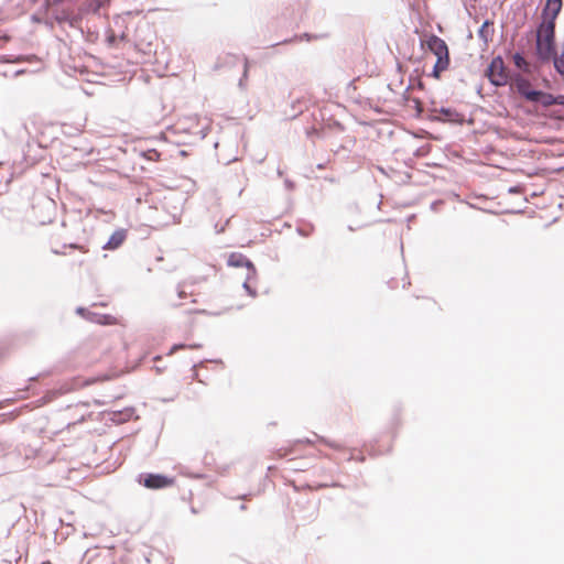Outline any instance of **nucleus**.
<instances>
[{
  "instance_id": "obj_15",
  "label": "nucleus",
  "mask_w": 564,
  "mask_h": 564,
  "mask_svg": "<svg viewBox=\"0 0 564 564\" xmlns=\"http://www.w3.org/2000/svg\"><path fill=\"white\" fill-rule=\"evenodd\" d=\"M69 248L77 249V250H79L83 253H87L88 252V248H86L85 246H79V245L70 243Z\"/></svg>"
},
{
  "instance_id": "obj_6",
  "label": "nucleus",
  "mask_w": 564,
  "mask_h": 564,
  "mask_svg": "<svg viewBox=\"0 0 564 564\" xmlns=\"http://www.w3.org/2000/svg\"><path fill=\"white\" fill-rule=\"evenodd\" d=\"M511 88L528 101H531L538 91L533 88L531 82L521 75H517L511 79Z\"/></svg>"
},
{
  "instance_id": "obj_19",
  "label": "nucleus",
  "mask_w": 564,
  "mask_h": 564,
  "mask_svg": "<svg viewBox=\"0 0 564 564\" xmlns=\"http://www.w3.org/2000/svg\"><path fill=\"white\" fill-rule=\"evenodd\" d=\"M243 285H245V288L249 291V293H250L251 295H256V292H253V291H251V290L249 289L248 282H245V284H243Z\"/></svg>"
},
{
  "instance_id": "obj_7",
  "label": "nucleus",
  "mask_w": 564,
  "mask_h": 564,
  "mask_svg": "<svg viewBox=\"0 0 564 564\" xmlns=\"http://www.w3.org/2000/svg\"><path fill=\"white\" fill-rule=\"evenodd\" d=\"M531 101L541 104L543 107L553 105L564 106V95L553 96L552 94L538 90Z\"/></svg>"
},
{
  "instance_id": "obj_23",
  "label": "nucleus",
  "mask_w": 564,
  "mask_h": 564,
  "mask_svg": "<svg viewBox=\"0 0 564 564\" xmlns=\"http://www.w3.org/2000/svg\"><path fill=\"white\" fill-rule=\"evenodd\" d=\"M489 24H490V23H489L488 21H486V22L482 24L481 32H484V31H485V29L489 26Z\"/></svg>"
},
{
  "instance_id": "obj_3",
  "label": "nucleus",
  "mask_w": 564,
  "mask_h": 564,
  "mask_svg": "<svg viewBox=\"0 0 564 564\" xmlns=\"http://www.w3.org/2000/svg\"><path fill=\"white\" fill-rule=\"evenodd\" d=\"M487 77L495 86H503L509 80V74L500 56L492 58L487 69Z\"/></svg>"
},
{
  "instance_id": "obj_5",
  "label": "nucleus",
  "mask_w": 564,
  "mask_h": 564,
  "mask_svg": "<svg viewBox=\"0 0 564 564\" xmlns=\"http://www.w3.org/2000/svg\"><path fill=\"white\" fill-rule=\"evenodd\" d=\"M54 202L48 198H42L37 206H33V217L39 224H47L52 221Z\"/></svg>"
},
{
  "instance_id": "obj_13",
  "label": "nucleus",
  "mask_w": 564,
  "mask_h": 564,
  "mask_svg": "<svg viewBox=\"0 0 564 564\" xmlns=\"http://www.w3.org/2000/svg\"><path fill=\"white\" fill-rule=\"evenodd\" d=\"M307 444H308V443H304V442L299 441V442H296V443L293 445V447H292V448H290V449H288V448H283V447H282V448H279V449L276 451L275 455H276L278 457H280V458H282V457H286L288 455H290L291 453H293V452H294V447H302V446H305V445H307Z\"/></svg>"
},
{
  "instance_id": "obj_20",
  "label": "nucleus",
  "mask_w": 564,
  "mask_h": 564,
  "mask_svg": "<svg viewBox=\"0 0 564 564\" xmlns=\"http://www.w3.org/2000/svg\"><path fill=\"white\" fill-rule=\"evenodd\" d=\"M56 19L58 22H63V21H66L68 18L67 17H56Z\"/></svg>"
},
{
  "instance_id": "obj_17",
  "label": "nucleus",
  "mask_w": 564,
  "mask_h": 564,
  "mask_svg": "<svg viewBox=\"0 0 564 564\" xmlns=\"http://www.w3.org/2000/svg\"><path fill=\"white\" fill-rule=\"evenodd\" d=\"M104 318H105V321L102 323H105V324H111V325L117 324V319L112 316H105Z\"/></svg>"
},
{
  "instance_id": "obj_10",
  "label": "nucleus",
  "mask_w": 564,
  "mask_h": 564,
  "mask_svg": "<svg viewBox=\"0 0 564 564\" xmlns=\"http://www.w3.org/2000/svg\"><path fill=\"white\" fill-rule=\"evenodd\" d=\"M176 291H177V297L180 300H186L188 297H192V302H194V303L197 302L196 296L198 295V293L195 292L193 284H189L186 282L180 283L177 285Z\"/></svg>"
},
{
  "instance_id": "obj_2",
  "label": "nucleus",
  "mask_w": 564,
  "mask_h": 564,
  "mask_svg": "<svg viewBox=\"0 0 564 564\" xmlns=\"http://www.w3.org/2000/svg\"><path fill=\"white\" fill-rule=\"evenodd\" d=\"M427 50L436 56L432 76L441 78V74L448 69L451 64L449 51L445 41L437 35L431 34L425 41Z\"/></svg>"
},
{
  "instance_id": "obj_1",
  "label": "nucleus",
  "mask_w": 564,
  "mask_h": 564,
  "mask_svg": "<svg viewBox=\"0 0 564 564\" xmlns=\"http://www.w3.org/2000/svg\"><path fill=\"white\" fill-rule=\"evenodd\" d=\"M555 21L543 19L536 32V55L549 62L554 54Z\"/></svg>"
},
{
  "instance_id": "obj_25",
  "label": "nucleus",
  "mask_w": 564,
  "mask_h": 564,
  "mask_svg": "<svg viewBox=\"0 0 564 564\" xmlns=\"http://www.w3.org/2000/svg\"><path fill=\"white\" fill-rule=\"evenodd\" d=\"M199 347H200V345H189L188 346V348H191V349H196V348H199Z\"/></svg>"
},
{
  "instance_id": "obj_16",
  "label": "nucleus",
  "mask_w": 564,
  "mask_h": 564,
  "mask_svg": "<svg viewBox=\"0 0 564 564\" xmlns=\"http://www.w3.org/2000/svg\"><path fill=\"white\" fill-rule=\"evenodd\" d=\"M323 443H325L326 445L333 447V448H336V449H343L344 446L339 443H334V442H328V441H325L323 440Z\"/></svg>"
},
{
  "instance_id": "obj_14",
  "label": "nucleus",
  "mask_w": 564,
  "mask_h": 564,
  "mask_svg": "<svg viewBox=\"0 0 564 564\" xmlns=\"http://www.w3.org/2000/svg\"><path fill=\"white\" fill-rule=\"evenodd\" d=\"M513 61H514V64H516V66H517L518 68H521V69H523V70H525V72H529V68H528V67H529V64H528L527 59H525L522 55H520V54H518V53H517V54L513 56Z\"/></svg>"
},
{
  "instance_id": "obj_24",
  "label": "nucleus",
  "mask_w": 564,
  "mask_h": 564,
  "mask_svg": "<svg viewBox=\"0 0 564 564\" xmlns=\"http://www.w3.org/2000/svg\"><path fill=\"white\" fill-rule=\"evenodd\" d=\"M195 314H204L205 313V310H196L194 311Z\"/></svg>"
},
{
  "instance_id": "obj_21",
  "label": "nucleus",
  "mask_w": 564,
  "mask_h": 564,
  "mask_svg": "<svg viewBox=\"0 0 564 564\" xmlns=\"http://www.w3.org/2000/svg\"><path fill=\"white\" fill-rule=\"evenodd\" d=\"M227 58L230 61H237L238 57L236 55H227Z\"/></svg>"
},
{
  "instance_id": "obj_9",
  "label": "nucleus",
  "mask_w": 564,
  "mask_h": 564,
  "mask_svg": "<svg viewBox=\"0 0 564 564\" xmlns=\"http://www.w3.org/2000/svg\"><path fill=\"white\" fill-rule=\"evenodd\" d=\"M562 9V0H547L546 6L543 10L542 17L543 19H549L555 21L557 14Z\"/></svg>"
},
{
  "instance_id": "obj_11",
  "label": "nucleus",
  "mask_w": 564,
  "mask_h": 564,
  "mask_svg": "<svg viewBox=\"0 0 564 564\" xmlns=\"http://www.w3.org/2000/svg\"><path fill=\"white\" fill-rule=\"evenodd\" d=\"M228 264L231 267H247L253 274L256 273L253 264L246 257L239 253L230 254Z\"/></svg>"
},
{
  "instance_id": "obj_4",
  "label": "nucleus",
  "mask_w": 564,
  "mask_h": 564,
  "mask_svg": "<svg viewBox=\"0 0 564 564\" xmlns=\"http://www.w3.org/2000/svg\"><path fill=\"white\" fill-rule=\"evenodd\" d=\"M139 481L148 489L158 490L171 487L174 478L161 474H144Z\"/></svg>"
},
{
  "instance_id": "obj_12",
  "label": "nucleus",
  "mask_w": 564,
  "mask_h": 564,
  "mask_svg": "<svg viewBox=\"0 0 564 564\" xmlns=\"http://www.w3.org/2000/svg\"><path fill=\"white\" fill-rule=\"evenodd\" d=\"M554 67L556 72L564 77V44L561 46V53L560 54H553L552 56Z\"/></svg>"
},
{
  "instance_id": "obj_8",
  "label": "nucleus",
  "mask_w": 564,
  "mask_h": 564,
  "mask_svg": "<svg viewBox=\"0 0 564 564\" xmlns=\"http://www.w3.org/2000/svg\"><path fill=\"white\" fill-rule=\"evenodd\" d=\"M127 239V230L118 229L116 230L107 241V243L102 247L104 250H115L118 249Z\"/></svg>"
},
{
  "instance_id": "obj_18",
  "label": "nucleus",
  "mask_w": 564,
  "mask_h": 564,
  "mask_svg": "<svg viewBox=\"0 0 564 564\" xmlns=\"http://www.w3.org/2000/svg\"><path fill=\"white\" fill-rule=\"evenodd\" d=\"M242 66H243V77H247L248 67H249L247 58H243Z\"/></svg>"
},
{
  "instance_id": "obj_22",
  "label": "nucleus",
  "mask_w": 564,
  "mask_h": 564,
  "mask_svg": "<svg viewBox=\"0 0 564 564\" xmlns=\"http://www.w3.org/2000/svg\"><path fill=\"white\" fill-rule=\"evenodd\" d=\"M186 346L185 345H180V346H174L172 351L176 350V349H183L185 348Z\"/></svg>"
}]
</instances>
